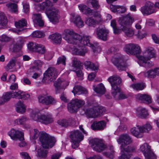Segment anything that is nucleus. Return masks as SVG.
<instances>
[{"mask_svg":"<svg viewBox=\"0 0 159 159\" xmlns=\"http://www.w3.org/2000/svg\"><path fill=\"white\" fill-rule=\"evenodd\" d=\"M27 119L25 116H22L20 118H18L14 121L15 124L17 125L22 124L27 120Z\"/></svg>","mask_w":159,"mask_h":159,"instance_id":"obj_52","label":"nucleus"},{"mask_svg":"<svg viewBox=\"0 0 159 159\" xmlns=\"http://www.w3.org/2000/svg\"><path fill=\"white\" fill-rule=\"evenodd\" d=\"M58 74L57 70L54 68L50 67L44 74L43 80L48 81H53L57 78Z\"/></svg>","mask_w":159,"mask_h":159,"instance_id":"obj_13","label":"nucleus"},{"mask_svg":"<svg viewBox=\"0 0 159 159\" xmlns=\"http://www.w3.org/2000/svg\"><path fill=\"white\" fill-rule=\"evenodd\" d=\"M108 81L111 87V93L116 100H120L126 98V96L121 91L119 86L121 83V79L117 75H113L108 79Z\"/></svg>","mask_w":159,"mask_h":159,"instance_id":"obj_3","label":"nucleus"},{"mask_svg":"<svg viewBox=\"0 0 159 159\" xmlns=\"http://www.w3.org/2000/svg\"><path fill=\"white\" fill-rule=\"evenodd\" d=\"M83 14H89L93 12V11L90 8L86 6V7L84 9Z\"/></svg>","mask_w":159,"mask_h":159,"instance_id":"obj_61","label":"nucleus"},{"mask_svg":"<svg viewBox=\"0 0 159 159\" xmlns=\"http://www.w3.org/2000/svg\"><path fill=\"white\" fill-rule=\"evenodd\" d=\"M142 52L140 47L137 44H134L131 55H137L140 54Z\"/></svg>","mask_w":159,"mask_h":159,"instance_id":"obj_42","label":"nucleus"},{"mask_svg":"<svg viewBox=\"0 0 159 159\" xmlns=\"http://www.w3.org/2000/svg\"><path fill=\"white\" fill-rule=\"evenodd\" d=\"M139 150L143 153L146 159L156 158V156L151 150L150 146L147 143L140 145Z\"/></svg>","mask_w":159,"mask_h":159,"instance_id":"obj_10","label":"nucleus"},{"mask_svg":"<svg viewBox=\"0 0 159 159\" xmlns=\"http://www.w3.org/2000/svg\"><path fill=\"white\" fill-rule=\"evenodd\" d=\"M141 126L137 125L136 127L132 128L130 129L131 133L134 136L137 138H141L143 137V133L141 131Z\"/></svg>","mask_w":159,"mask_h":159,"instance_id":"obj_25","label":"nucleus"},{"mask_svg":"<svg viewBox=\"0 0 159 159\" xmlns=\"http://www.w3.org/2000/svg\"><path fill=\"white\" fill-rule=\"evenodd\" d=\"M134 21V20L132 15L130 14L121 18L119 20L120 24L122 27L123 31L128 37H131L134 34L133 30L128 27Z\"/></svg>","mask_w":159,"mask_h":159,"instance_id":"obj_7","label":"nucleus"},{"mask_svg":"<svg viewBox=\"0 0 159 159\" xmlns=\"http://www.w3.org/2000/svg\"><path fill=\"white\" fill-rule=\"evenodd\" d=\"M134 43H130L126 44L124 48V50L127 54L131 55Z\"/></svg>","mask_w":159,"mask_h":159,"instance_id":"obj_43","label":"nucleus"},{"mask_svg":"<svg viewBox=\"0 0 159 159\" xmlns=\"http://www.w3.org/2000/svg\"><path fill=\"white\" fill-rule=\"evenodd\" d=\"M45 35L44 33L40 31H35L33 32L32 34L33 37L40 38L44 37Z\"/></svg>","mask_w":159,"mask_h":159,"instance_id":"obj_46","label":"nucleus"},{"mask_svg":"<svg viewBox=\"0 0 159 159\" xmlns=\"http://www.w3.org/2000/svg\"><path fill=\"white\" fill-rule=\"evenodd\" d=\"M34 23L38 25L40 27L43 26L44 25V22L42 20V17L40 14H34L33 15L32 17Z\"/></svg>","mask_w":159,"mask_h":159,"instance_id":"obj_26","label":"nucleus"},{"mask_svg":"<svg viewBox=\"0 0 159 159\" xmlns=\"http://www.w3.org/2000/svg\"><path fill=\"white\" fill-rule=\"evenodd\" d=\"M8 9L12 13L17 14L18 13V8L16 4L14 3H9L7 4Z\"/></svg>","mask_w":159,"mask_h":159,"instance_id":"obj_37","label":"nucleus"},{"mask_svg":"<svg viewBox=\"0 0 159 159\" xmlns=\"http://www.w3.org/2000/svg\"><path fill=\"white\" fill-rule=\"evenodd\" d=\"M93 89L96 93L101 95L104 94L106 91L104 85L102 83L98 84L96 87L94 86Z\"/></svg>","mask_w":159,"mask_h":159,"instance_id":"obj_31","label":"nucleus"},{"mask_svg":"<svg viewBox=\"0 0 159 159\" xmlns=\"http://www.w3.org/2000/svg\"><path fill=\"white\" fill-rule=\"evenodd\" d=\"M105 109L102 107H95L87 109L85 113L88 118H95L105 112Z\"/></svg>","mask_w":159,"mask_h":159,"instance_id":"obj_9","label":"nucleus"},{"mask_svg":"<svg viewBox=\"0 0 159 159\" xmlns=\"http://www.w3.org/2000/svg\"><path fill=\"white\" fill-rule=\"evenodd\" d=\"M37 45V43L30 42L27 44L28 49L31 52H35Z\"/></svg>","mask_w":159,"mask_h":159,"instance_id":"obj_47","label":"nucleus"},{"mask_svg":"<svg viewBox=\"0 0 159 159\" xmlns=\"http://www.w3.org/2000/svg\"><path fill=\"white\" fill-rule=\"evenodd\" d=\"M46 52V49L45 46L41 44L38 43L35 52L40 54H44Z\"/></svg>","mask_w":159,"mask_h":159,"instance_id":"obj_40","label":"nucleus"},{"mask_svg":"<svg viewBox=\"0 0 159 159\" xmlns=\"http://www.w3.org/2000/svg\"><path fill=\"white\" fill-rule=\"evenodd\" d=\"M40 102L46 105L54 104L56 103V100L52 97L48 95L39 96L38 98Z\"/></svg>","mask_w":159,"mask_h":159,"instance_id":"obj_18","label":"nucleus"},{"mask_svg":"<svg viewBox=\"0 0 159 159\" xmlns=\"http://www.w3.org/2000/svg\"><path fill=\"white\" fill-rule=\"evenodd\" d=\"M155 57V51L152 48L149 47L144 52L143 55L137 56L139 60L138 63L141 66L151 67L152 65L149 61Z\"/></svg>","mask_w":159,"mask_h":159,"instance_id":"obj_5","label":"nucleus"},{"mask_svg":"<svg viewBox=\"0 0 159 159\" xmlns=\"http://www.w3.org/2000/svg\"><path fill=\"white\" fill-rule=\"evenodd\" d=\"M12 93L13 95V98L19 99H22V96H23L24 92L19 90L17 92Z\"/></svg>","mask_w":159,"mask_h":159,"instance_id":"obj_51","label":"nucleus"},{"mask_svg":"<svg viewBox=\"0 0 159 159\" xmlns=\"http://www.w3.org/2000/svg\"><path fill=\"white\" fill-rule=\"evenodd\" d=\"M106 124L103 121L99 122L94 121L91 125V128L93 130H102L106 127Z\"/></svg>","mask_w":159,"mask_h":159,"instance_id":"obj_24","label":"nucleus"},{"mask_svg":"<svg viewBox=\"0 0 159 159\" xmlns=\"http://www.w3.org/2000/svg\"><path fill=\"white\" fill-rule=\"evenodd\" d=\"M117 141L118 144H121L120 148H121L122 146L123 148H127L126 145L132 142L131 138L127 134L121 135Z\"/></svg>","mask_w":159,"mask_h":159,"instance_id":"obj_19","label":"nucleus"},{"mask_svg":"<svg viewBox=\"0 0 159 159\" xmlns=\"http://www.w3.org/2000/svg\"><path fill=\"white\" fill-rule=\"evenodd\" d=\"M8 135L13 140L19 139L20 140L24 139V133L22 131L12 129L8 133Z\"/></svg>","mask_w":159,"mask_h":159,"instance_id":"obj_20","label":"nucleus"},{"mask_svg":"<svg viewBox=\"0 0 159 159\" xmlns=\"http://www.w3.org/2000/svg\"><path fill=\"white\" fill-rule=\"evenodd\" d=\"M140 10L143 14L150 15L156 11L154 4L149 1L147 2L145 5L141 7Z\"/></svg>","mask_w":159,"mask_h":159,"instance_id":"obj_16","label":"nucleus"},{"mask_svg":"<svg viewBox=\"0 0 159 159\" xmlns=\"http://www.w3.org/2000/svg\"><path fill=\"white\" fill-rule=\"evenodd\" d=\"M74 95L84 94L86 95L88 93L87 90L85 88L80 86H76L74 88L73 90L72 91Z\"/></svg>","mask_w":159,"mask_h":159,"instance_id":"obj_27","label":"nucleus"},{"mask_svg":"<svg viewBox=\"0 0 159 159\" xmlns=\"http://www.w3.org/2000/svg\"><path fill=\"white\" fill-rule=\"evenodd\" d=\"M64 82H62V80L60 79H59L56 81L54 84V85L55 87L57 93L59 92V90L61 89L62 87L61 86L62 85V86H64Z\"/></svg>","mask_w":159,"mask_h":159,"instance_id":"obj_41","label":"nucleus"},{"mask_svg":"<svg viewBox=\"0 0 159 159\" xmlns=\"http://www.w3.org/2000/svg\"><path fill=\"white\" fill-rule=\"evenodd\" d=\"M111 61L113 64L116 66L119 70H125V68L128 66L126 63V60L121 56L118 57H113L112 58Z\"/></svg>","mask_w":159,"mask_h":159,"instance_id":"obj_12","label":"nucleus"},{"mask_svg":"<svg viewBox=\"0 0 159 159\" xmlns=\"http://www.w3.org/2000/svg\"><path fill=\"white\" fill-rule=\"evenodd\" d=\"M66 57L64 56H61L58 58L57 64L58 65L61 64L65 66L66 65Z\"/></svg>","mask_w":159,"mask_h":159,"instance_id":"obj_56","label":"nucleus"},{"mask_svg":"<svg viewBox=\"0 0 159 159\" xmlns=\"http://www.w3.org/2000/svg\"><path fill=\"white\" fill-rule=\"evenodd\" d=\"M8 21L6 16L3 13H1V25L4 27L7 23Z\"/></svg>","mask_w":159,"mask_h":159,"instance_id":"obj_49","label":"nucleus"},{"mask_svg":"<svg viewBox=\"0 0 159 159\" xmlns=\"http://www.w3.org/2000/svg\"><path fill=\"white\" fill-rule=\"evenodd\" d=\"M34 66H36V69H38L39 68L41 67L42 66L43 63L39 60H36L34 61Z\"/></svg>","mask_w":159,"mask_h":159,"instance_id":"obj_55","label":"nucleus"},{"mask_svg":"<svg viewBox=\"0 0 159 159\" xmlns=\"http://www.w3.org/2000/svg\"><path fill=\"white\" fill-rule=\"evenodd\" d=\"M109 33V30L104 26L97 28L94 31L97 37L104 41L107 40Z\"/></svg>","mask_w":159,"mask_h":159,"instance_id":"obj_14","label":"nucleus"},{"mask_svg":"<svg viewBox=\"0 0 159 159\" xmlns=\"http://www.w3.org/2000/svg\"><path fill=\"white\" fill-rule=\"evenodd\" d=\"M136 97V98L139 100L147 104H150L152 102V97L147 94H139Z\"/></svg>","mask_w":159,"mask_h":159,"instance_id":"obj_22","label":"nucleus"},{"mask_svg":"<svg viewBox=\"0 0 159 159\" xmlns=\"http://www.w3.org/2000/svg\"><path fill=\"white\" fill-rule=\"evenodd\" d=\"M44 148V147L40 148L37 151V154L38 156L42 158H45L47 157V155L48 153V151L45 150Z\"/></svg>","mask_w":159,"mask_h":159,"instance_id":"obj_39","label":"nucleus"},{"mask_svg":"<svg viewBox=\"0 0 159 159\" xmlns=\"http://www.w3.org/2000/svg\"><path fill=\"white\" fill-rule=\"evenodd\" d=\"M117 10L118 13H123L126 11V8L124 6H118Z\"/></svg>","mask_w":159,"mask_h":159,"instance_id":"obj_60","label":"nucleus"},{"mask_svg":"<svg viewBox=\"0 0 159 159\" xmlns=\"http://www.w3.org/2000/svg\"><path fill=\"white\" fill-rule=\"evenodd\" d=\"M88 3H90L92 7L95 10H97L99 8L100 5L98 1L97 0H88Z\"/></svg>","mask_w":159,"mask_h":159,"instance_id":"obj_48","label":"nucleus"},{"mask_svg":"<svg viewBox=\"0 0 159 159\" xmlns=\"http://www.w3.org/2000/svg\"><path fill=\"white\" fill-rule=\"evenodd\" d=\"M37 6L40 10H45V13L50 22L54 24L58 22L60 18L59 10L53 6L51 2L46 0Z\"/></svg>","mask_w":159,"mask_h":159,"instance_id":"obj_2","label":"nucleus"},{"mask_svg":"<svg viewBox=\"0 0 159 159\" xmlns=\"http://www.w3.org/2000/svg\"><path fill=\"white\" fill-rule=\"evenodd\" d=\"M39 139L42 146L45 148H51L56 141L54 137L43 132L40 133Z\"/></svg>","mask_w":159,"mask_h":159,"instance_id":"obj_8","label":"nucleus"},{"mask_svg":"<svg viewBox=\"0 0 159 159\" xmlns=\"http://www.w3.org/2000/svg\"><path fill=\"white\" fill-rule=\"evenodd\" d=\"M40 134L38 130L36 129H34L30 134V137L33 139H37Z\"/></svg>","mask_w":159,"mask_h":159,"instance_id":"obj_53","label":"nucleus"},{"mask_svg":"<svg viewBox=\"0 0 159 159\" xmlns=\"http://www.w3.org/2000/svg\"><path fill=\"white\" fill-rule=\"evenodd\" d=\"M107 152H104L103 155L109 159H114V151L112 146H111L109 148H107Z\"/></svg>","mask_w":159,"mask_h":159,"instance_id":"obj_33","label":"nucleus"},{"mask_svg":"<svg viewBox=\"0 0 159 159\" xmlns=\"http://www.w3.org/2000/svg\"><path fill=\"white\" fill-rule=\"evenodd\" d=\"M58 124L62 126L67 127L69 126V122L66 119H60L57 121Z\"/></svg>","mask_w":159,"mask_h":159,"instance_id":"obj_54","label":"nucleus"},{"mask_svg":"<svg viewBox=\"0 0 159 159\" xmlns=\"http://www.w3.org/2000/svg\"><path fill=\"white\" fill-rule=\"evenodd\" d=\"M63 39L68 43L74 44L75 43H81L82 44H87L85 42L81 40L83 36L86 35L79 34L72 30L66 29L65 30L62 34Z\"/></svg>","mask_w":159,"mask_h":159,"instance_id":"obj_4","label":"nucleus"},{"mask_svg":"<svg viewBox=\"0 0 159 159\" xmlns=\"http://www.w3.org/2000/svg\"><path fill=\"white\" fill-rule=\"evenodd\" d=\"M70 138L72 141H82L84 139V136L79 131L77 130L70 133Z\"/></svg>","mask_w":159,"mask_h":159,"instance_id":"obj_23","label":"nucleus"},{"mask_svg":"<svg viewBox=\"0 0 159 159\" xmlns=\"http://www.w3.org/2000/svg\"><path fill=\"white\" fill-rule=\"evenodd\" d=\"M39 112V111L37 109L31 110L30 116L31 118L33 120L46 125L51 123L53 121V119L51 114L47 113L40 115Z\"/></svg>","mask_w":159,"mask_h":159,"instance_id":"obj_6","label":"nucleus"},{"mask_svg":"<svg viewBox=\"0 0 159 159\" xmlns=\"http://www.w3.org/2000/svg\"><path fill=\"white\" fill-rule=\"evenodd\" d=\"M141 131L143 133L144 132H148L151 130L152 129V126L151 124L149 122H147L146 124L141 126Z\"/></svg>","mask_w":159,"mask_h":159,"instance_id":"obj_38","label":"nucleus"},{"mask_svg":"<svg viewBox=\"0 0 159 159\" xmlns=\"http://www.w3.org/2000/svg\"><path fill=\"white\" fill-rule=\"evenodd\" d=\"M23 11L25 13H27L28 12L29 10V5L27 3H25L23 4Z\"/></svg>","mask_w":159,"mask_h":159,"instance_id":"obj_63","label":"nucleus"},{"mask_svg":"<svg viewBox=\"0 0 159 159\" xmlns=\"http://www.w3.org/2000/svg\"><path fill=\"white\" fill-rule=\"evenodd\" d=\"M85 23L89 26L95 27L98 24L97 20H94L92 18L89 17L87 18L85 21Z\"/></svg>","mask_w":159,"mask_h":159,"instance_id":"obj_36","label":"nucleus"},{"mask_svg":"<svg viewBox=\"0 0 159 159\" xmlns=\"http://www.w3.org/2000/svg\"><path fill=\"white\" fill-rule=\"evenodd\" d=\"M16 111L20 114L24 113L26 111L25 105L21 101H19L16 105Z\"/></svg>","mask_w":159,"mask_h":159,"instance_id":"obj_30","label":"nucleus"},{"mask_svg":"<svg viewBox=\"0 0 159 159\" xmlns=\"http://www.w3.org/2000/svg\"><path fill=\"white\" fill-rule=\"evenodd\" d=\"M90 36L86 35L83 36L82 39H81L82 41L85 42L87 44H82L81 43H75L73 44L75 46H74L72 48L73 53L80 56H84L87 52L86 49L84 46L85 45L90 47L94 52H100L101 50V48L97 44H93L90 43Z\"/></svg>","mask_w":159,"mask_h":159,"instance_id":"obj_1","label":"nucleus"},{"mask_svg":"<svg viewBox=\"0 0 159 159\" xmlns=\"http://www.w3.org/2000/svg\"><path fill=\"white\" fill-rule=\"evenodd\" d=\"M81 63L80 61L76 58H74L72 60V66L75 68L78 69L81 65Z\"/></svg>","mask_w":159,"mask_h":159,"instance_id":"obj_50","label":"nucleus"},{"mask_svg":"<svg viewBox=\"0 0 159 159\" xmlns=\"http://www.w3.org/2000/svg\"><path fill=\"white\" fill-rule=\"evenodd\" d=\"M120 149L121 155L119 157V159H129L131 156L130 153L134 152L135 150L134 148L129 146L123 148L122 146Z\"/></svg>","mask_w":159,"mask_h":159,"instance_id":"obj_15","label":"nucleus"},{"mask_svg":"<svg viewBox=\"0 0 159 159\" xmlns=\"http://www.w3.org/2000/svg\"><path fill=\"white\" fill-rule=\"evenodd\" d=\"M16 61V57H14L11 59L8 65L9 69H11L14 66Z\"/></svg>","mask_w":159,"mask_h":159,"instance_id":"obj_57","label":"nucleus"},{"mask_svg":"<svg viewBox=\"0 0 159 159\" xmlns=\"http://www.w3.org/2000/svg\"><path fill=\"white\" fill-rule=\"evenodd\" d=\"M142 73L146 77L153 78L156 76L154 69H150L147 72H143Z\"/></svg>","mask_w":159,"mask_h":159,"instance_id":"obj_44","label":"nucleus"},{"mask_svg":"<svg viewBox=\"0 0 159 159\" xmlns=\"http://www.w3.org/2000/svg\"><path fill=\"white\" fill-rule=\"evenodd\" d=\"M84 104L85 102L82 100L77 99L72 100L68 104V110L71 113L76 112Z\"/></svg>","mask_w":159,"mask_h":159,"instance_id":"obj_11","label":"nucleus"},{"mask_svg":"<svg viewBox=\"0 0 159 159\" xmlns=\"http://www.w3.org/2000/svg\"><path fill=\"white\" fill-rule=\"evenodd\" d=\"M130 87L134 89L141 90L144 89L145 85L143 83H138L132 84L131 85Z\"/></svg>","mask_w":159,"mask_h":159,"instance_id":"obj_45","label":"nucleus"},{"mask_svg":"<svg viewBox=\"0 0 159 159\" xmlns=\"http://www.w3.org/2000/svg\"><path fill=\"white\" fill-rule=\"evenodd\" d=\"M85 69L87 70H94L95 72H97L98 70V68L95 66L93 63L88 61H85L84 63Z\"/></svg>","mask_w":159,"mask_h":159,"instance_id":"obj_34","label":"nucleus"},{"mask_svg":"<svg viewBox=\"0 0 159 159\" xmlns=\"http://www.w3.org/2000/svg\"><path fill=\"white\" fill-rule=\"evenodd\" d=\"M137 115L142 118H144L148 116L147 110L144 108L139 107L137 109Z\"/></svg>","mask_w":159,"mask_h":159,"instance_id":"obj_29","label":"nucleus"},{"mask_svg":"<svg viewBox=\"0 0 159 159\" xmlns=\"http://www.w3.org/2000/svg\"><path fill=\"white\" fill-rule=\"evenodd\" d=\"M23 84L24 85H30L31 84V82L27 78H24L22 81Z\"/></svg>","mask_w":159,"mask_h":159,"instance_id":"obj_62","label":"nucleus"},{"mask_svg":"<svg viewBox=\"0 0 159 159\" xmlns=\"http://www.w3.org/2000/svg\"><path fill=\"white\" fill-rule=\"evenodd\" d=\"M44 58L47 60H49L52 59L53 57L52 53L49 52H46L44 54Z\"/></svg>","mask_w":159,"mask_h":159,"instance_id":"obj_59","label":"nucleus"},{"mask_svg":"<svg viewBox=\"0 0 159 159\" xmlns=\"http://www.w3.org/2000/svg\"><path fill=\"white\" fill-rule=\"evenodd\" d=\"M27 24V21L24 18H22L21 20H19L18 21L15 22V26L19 31L24 30V27L26 26Z\"/></svg>","mask_w":159,"mask_h":159,"instance_id":"obj_28","label":"nucleus"},{"mask_svg":"<svg viewBox=\"0 0 159 159\" xmlns=\"http://www.w3.org/2000/svg\"><path fill=\"white\" fill-rule=\"evenodd\" d=\"M92 148L96 151L101 152L107 148V146L101 140L94 139L92 142Z\"/></svg>","mask_w":159,"mask_h":159,"instance_id":"obj_17","label":"nucleus"},{"mask_svg":"<svg viewBox=\"0 0 159 159\" xmlns=\"http://www.w3.org/2000/svg\"><path fill=\"white\" fill-rule=\"evenodd\" d=\"M71 15L70 21L76 26L79 27H81L84 25V22L82 20L79 15L73 13L71 14Z\"/></svg>","mask_w":159,"mask_h":159,"instance_id":"obj_21","label":"nucleus"},{"mask_svg":"<svg viewBox=\"0 0 159 159\" xmlns=\"http://www.w3.org/2000/svg\"><path fill=\"white\" fill-rule=\"evenodd\" d=\"M49 38L56 43H59L61 40V34L55 33L49 36Z\"/></svg>","mask_w":159,"mask_h":159,"instance_id":"obj_32","label":"nucleus"},{"mask_svg":"<svg viewBox=\"0 0 159 159\" xmlns=\"http://www.w3.org/2000/svg\"><path fill=\"white\" fill-rule=\"evenodd\" d=\"M20 155L23 159H31L29 155L27 152H21L20 153Z\"/></svg>","mask_w":159,"mask_h":159,"instance_id":"obj_58","label":"nucleus"},{"mask_svg":"<svg viewBox=\"0 0 159 159\" xmlns=\"http://www.w3.org/2000/svg\"><path fill=\"white\" fill-rule=\"evenodd\" d=\"M72 147L73 148H75L78 147L79 143L81 141H72Z\"/></svg>","mask_w":159,"mask_h":159,"instance_id":"obj_64","label":"nucleus"},{"mask_svg":"<svg viewBox=\"0 0 159 159\" xmlns=\"http://www.w3.org/2000/svg\"><path fill=\"white\" fill-rule=\"evenodd\" d=\"M13 97V93L11 92H7L4 93L2 98V101L1 104H4L5 102L8 101L11 98Z\"/></svg>","mask_w":159,"mask_h":159,"instance_id":"obj_35","label":"nucleus"}]
</instances>
